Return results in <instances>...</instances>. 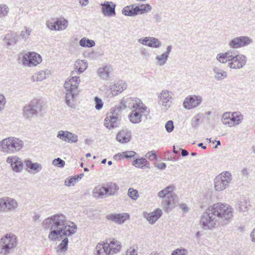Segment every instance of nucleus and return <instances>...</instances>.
<instances>
[{"label": "nucleus", "instance_id": "8fccbe9b", "mask_svg": "<svg viewBox=\"0 0 255 255\" xmlns=\"http://www.w3.org/2000/svg\"><path fill=\"white\" fill-rule=\"evenodd\" d=\"M46 24L47 27L50 30L58 31L56 20H48L46 21Z\"/></svg>", "mask_w": 255, "mask_h": 255}, {"label": "nucleus", "instance_id": "bb28decb", "mask_svg": "<svg viewBox=\"0 0 255 255\" xmlns=\"http://www.w3.org/2000/svg\"><path fill=\"white\" fill-rule=\"evenodd\" d=\"M213 72L214 75V78L218 81H223L228 76L227 72L226 71L217 66H214L213 67Z\"/></svg>", "mask_w": 255, "mask_h": 255}, {"label": "nucleus", "instance_id": "58836bf2", "mask_svg": "<svg viewBox=\"0 0 255 255\" xmlns=\"http://www.w3.org/2000/svg\"><path fill=\"white\" fill-rule=\"evenodd\" d=\"M57 29L58 31L64 30L68 26V20L64 18H60L56 20Z\"/></svg>", "mask_w": 255, "mask_h": 255}, {"label": "nucleus", "instance_id": "052dcab7", "mask_svg": "<svg viewBox=\"0 0 255 255\" xmlns=\"http://www.w3.org/2000/svg\"><path fill=\"white\" fill-rule=\"evenodd\" d=\"M200 118L198 116H195L191 121V126L193 128H197L199 125Z\"/></svg>", "mask_w": 255, "mask_h": 255}, {"label": "nucleus", "instance_id": "3c124183", "mask_svg": "<svg viewBox=\"0 0 255 255\" xmlns=\"http://www.w3.org/2000/svg\"><path fill=\"white\" fill-rule=\"evenodd\" d=\"M65 161L60 158H55L52 161V164L54 166L58 167H63L65 165Z\"/></svg>", "mask_w": 255, "mask_h": 255}, {"label": "nucleus", "instance_id": "f257e3e1", "mask_svg": "<svg viewBox=\"0 0 255 255\" xmlns=\"http://www.w3.org/2000/svg\"><path fill=\"white\" fill-rule=\"evenodd\" d=\"M233 217V209L230 205L218 203L209 206L203 213L200 224L204 230H213L228 225Z\"/></svg>", "mask_w": 255, "mask_h": 255}, {"label": "nucleus", "instance_id": "b1692460", "mask_svg": "<svg viewBox=\"0 0 255 255\" xmlns=\"http://www.w3.org/2000/svg\"><path fill=\"white\" fill-rule=\"evenodd\" d=\"M118 117L110 114L105 120V126L109 129L117 127L118 125Z\"/></svg>", "mask_w": 255, "mask_h": 255}, {"label": "nucleus", "instance_id": "a18cd8bd", "mask_svg": "<svg viewBox=\"0 0 255 255\" xmlns=\"http://www.w3.org/2000/svg\"><path fill=\"white\" fill-rule=\"evenodd\" d=\"M9 8L5 4H0V18L6 16L9 12Z\"/></svg>", "mask_w": 255, "mask_h": 255}, {"label": "nucleus", "instance_id": "4468645a", "mask_svg": "<svg viewBox=\"0 0 255 255\" xmlns=\"http://www.w3.org/2000/svg\"><path fill=\"white\" fill-rule=\"evenodd\" d=\"M6 162L10 165L11 169L14 172L18 173L22 171L23 163L21 158L17 156L13 155L7 157Z\"/></svg>", "mask_w": 255, "mask_h": 255}, {"label": "nucleus", "instance_id": "9d476101", "mask_svg": "<svg viewBox=\"0 0 255 255\" xmlns=\"http://www.w3.org/2000/svg\"><path fill=\"white\" fill-rule=\"evenodd\" d=\"M17 207L18 203L15 199L9 197L0 198V212H11Z\"/></svg>", "mask_w": 255, "mask_h": 255}, {"label": "nucleus", "instance_id": "0eeeda50", "mask_svg": "<svg viewBox=\"0 0 255 255\" xmlns=\"http://www.w3.org/2000/svg\"><path fill=\"white\" fill-rule=\"evenodd\" d=\"M42 106L39 102L35 100L26 105L23 109V116L27 120H31L41 111Z\"/></svg>", "mask_w": 255, "mask_h": 255}, {"label": "nucleus", "instance_id": "a19ab883", "mask_svg": "<svg viewBox=\"0 0 255 255\" xmlns=\"http://www.w3.org/2000/svg\"><path fill=\"white\" fill-rule=\"evenodd\" d=\"M4 40L7 45H12L16 43L17 37L12 33H7L5 35L4 38Z\"/></svg>", "mask_w": 255, "mask_h": 255}, {"label": "nucleus", "instance_id": "cd10ccee", "mask_svg": "<svg viewBox=\"0 0 255 255\" xmlns=\"http://www.w3.org/2000/svg\"><path fill=\"white\" fill-rule=\"evenodd\" d=\"M131 132L127 129L119 132L117 135V139L121 143H127L130 141Z\"/></svg>", "mask_w": 255, "mask_h": 255}, {"label": "nucleus", "instance_id": "aec40b11", "mask_svg": "<svg viewBox=\"0 0 255 255\" xmlns=\"http://www.w3.org/2000/svg\"><path fill=\"white\" fill-rule=\"evenodd\" d=\"M172 45H168L164 53L156 56L155 60L157 65L160 66H163L166 63L169 56L172 51Z\"/></svg>", "mask_w": 255, "mask_h": 255}, {"label": "nucleus", "instance_id": "9b49d317", "mask_svg": "<svg viewBox=\"0 0 255 255\" xmlns=\"http://www.w3.org/2000/svg\"><path fill=\"white\" fill-rule=\"evenodd\" d=\"M23 65L28 67L36 66L42 61L41 56L35 52L25 53L21 60Z\"/></svg>", "mask_w": 255, "mask_h": 255}, {"label": "nucleus", "instance_id": "c756f323", "mask_svg": "<svg viewBox=\"0 0 255 255\" xmlns=\"http://www.w3.org/2000/svg\"><path fill=\"white\" fill-rule=\"evenodd\" d=\"M113 68L110 65L105 66L100 68L98 70L99 76L103 79H107L109 77L110 73L112 71Z\"/></svg>", "mask_w": 255, "mask_h": 255}, {"label": "nucleus", "instance_id": "5701e85b", "mask_svg": "<svg viewBox=\"0 0 255 255\" xmlns=\"http://www.w3.org/2000/svg\"><path fill=\"white\" fill-rule=\"evenodd\" d=\"M144 109L142 108H137L132 111L129 115V119L133 124H138L141 121L142 114L143 112Z\"/></svg>", "mask_w": 255, "mask_h": 255}, {"label": "nucleus", "instance_id": "dca6fc26", "mask_svg": "<svg viewBox=\"0 0 255 255\" xmlns=\"http://www.w3.org/2000/svg\"><path fill=\"white\" fill-rule=\"evenodd\" d=\"M100 5L101 7L102 13L106 16H115L116 13V4L112 1H105L101 3Z\"/></svg>", "mask_w": 255, "mask_h": 255}, {"label": "nucleus", "instance_id": "4be33fe9", "mask_svg": "<svg viewBox=\"0 0 255 255\" xmlns=\"http://www.w3.org/2000/svg\"><path fill=\"white\" fill-rule=\"evenodd\" d=\"M122 13L125 15L133 16L141 14V9L139 6L132 4L125 7L122 10Z\"/></svg>", "mask_w": 255, "mask_h": 255}, {"label": "nucleus", "instance_id": "338daca9", "mask_svg": "<svg viewBox=\"0 0 255 255\" xmlns=\"http://www.w3.org/2000/svg\"><path fill=\"white\" fill-rule=\"evenodd\" d=\"M156 167L160 169H164L166 167V164L165 163H160L157 164Z\"/></svg>", "mask_w": 255, "mask_h": 255}, {"label": "nucleus", "instance_id": "6e6552de", "mask_svg": "<svg viewBox=\"0 0 255 255\" xmlns=\"http://www.w3.org/2000/svg\"><path fill=\"white\" fill-rule=\"evenodd\" d=\"M174 188V186L173 185H169L159 191L158 193V196L160 198H166L163 201L162 205L166 211H168L172 204H174L173 200L176 196L172 192Z\"/></svg>", "mask_w": 255, "mask_h": 255}, {"label": "nucleus", "instance_id": "4d7b16f0", "mask_svg": "<svg viewBox=\"0 0 255 255\" xmlns=\"http://www.w3.org/2000/svg\"><path fill=\"white\" fill-rule=\"evenodd\" d=\"M76 183V178L71 177L70 178H67L65 180V185L67 186H74Z\"/></svg>", "mask_w": 255, "mask_h": 255}, {"label": "nucleus", "instance_id": "20e7f679", "mask_svg": "<svg viewBox=\"0 0 255 255\" xmlns=\"http://www.w3.org/2000/svg\"><path fill=\"white\" fill-rule=\"evenodd\" d=\"M79 77L74 76L68 81H66L64 87L66 89L65 103L67 105L71 108H75V97L78 94L77 89L80 83Z\"/></svg>", "mask_w": 255, "mask_h": 255}, {"label": "nucleus", "instance_id": "774afa93", "mask_svg": "<svg viewBox=\"0 0 255 255\" xmlns=\"http://www.w3.org/2000/svg\"><path fill=\"white\" fill-rule=\"evenodd\" d=\"M250 237L252 238V241L253 242H255V228L251 232L250 234Z\"/></svg>", "mask_w": 255, "mask_h": 255}, {"label": "nucleus", "instance_id": "de8ad7c7", "mask_svg": "<svg viewBox=\"0 0 255 255\" xmlns=\"http://www.w3.org/2000/svg\"><path fill=\"white\" fill-rule=\"evenodd\" d=\"M25 30H22L20 32V36L25 40L28 38L31 33V29L29 27H25Z\"/></svg>", "mask_w": 255, "mask_h": 255}, {"label": "nucleus", "instance_id": "7ed1b4c3", "mask_svg": "<svg viewBox=\"0 0 255 255\" xmlns=\"http://www.w3.org/2000/svg\"><path fill=\"white\" fill-rule=\"evenodd\" d=\"M216 59L222 64L227 63L228 67L233 69L242 68L247 61V58L245 55L242 54H237L233 50L218 54Z\"/></svg>", "mask_w": 255, "mask_h": 255}, {"label": "nucleus", "instance_id": "1a4fd4ad", "mask_svg": "<svg viewBox=\"0 0 255 255\" xmlns=\"http://www.w3.org/2000/svg\"><path fill=\"white\" fill-rule=\"evenodd\" d=\"M232 179L231 173L229 172H223L214 179V187L216 191H221L229 186Z\"/></svg>", "mask_w": 255, "mask_h": 255}, {"label": "nucleus", "instance_id": "37998d69", "mask_svg": "<svg viewBox=\"0 0 255 255\" xmlns=\"http://www.w3.org/2000/svg\"><path fill=\"white\" fill-rule=\"evenodd\" d=\"M161 46V41L157 38L153 37H150L149 42L148 43V46L152 48H158Z\"/></svg>", "mask_w": 255, "mask_h": 255}, {"label": "nucleus", "instance_id": "6e6d98bb", "mask_svg": "<svg viewBox=\"0 0 255 255\" xmlns=\"http://www.w3.org/2000/svg\"><path fill=\"white\" fill-rule=\"evenodd\" d=\"M141 14H143L150 11L152 9L151 6L149 4H141L140 6Z\"/></svg>", "mask_w": 255, "mask_h": 255}, {"label": "nucleus", "instance_id": "69168bd1", "mask_svg": "<svg viewBox=\"0 0 255 255\" xmlns=\"http://www.w3.org/2000/svg\"><path fill=\"white\" fill-rule=\"evenodd\" d=\"M154 18L156 22H160L162 19L161 15L160 13H156L154 15Z\"/></svg>", "mask_w": 255, "mask_h": 255}, {"label": "nucleus", "instance_id": "f8f14e48", "mask_svg": "<svg viewBox=\"0 0 255 255\" xmlns=\"http://www.w3.org/2000/svg\"><path fill=\"white\" fill-rule=\"evenodd\" d=\"M172 93L169 91H162L159 96V104L161 106V109L164 111L167 110L172 103Z\"/></svg>", "mask_w": 255, "mask_h": 255}, {"label": "nucleus", "instance_id": "864d4df0", "mask_svg": "<svg viewBox=\"0 0 255 255\" xmlns=\"http://www.w3.org/2000/svg\"><path fill=\"white\" fill-rule=\"evenodd\" d=\"M121 106L116 107L115 108L111 109V112L110 114L111 115H115L116 116L118 117V116L120 115L121 114Z\"/></svg>", "mask_w": 255, "mask_h": 255}, {"label": "nucleus", "instance_id": "e433bc0d", "mask_svg": "<svg viewBox=\"0 0 255 255\" xmlns=\"http://www.w3.org/2000/svg\"><path fill=\"white\" fill-rule=\"evenodd\" d=\"M26 166L29 169L37 172L42 169V166L38 163H33L30 159H26L24 161Z\"/></svg>", "mask_w": 255, "mask_h": 255}, {"label": "nucleus", "instance_id": "ea45409f", "mask_svg": "<svg viewBox=\"0 0 255 255\" xmlns=\"http://www.w3.org/2000/svg\"><path fill=\"white\" fill-rule=\"evenodd\" d=\"M222 122L225 125H227L229 127H232V122L231 121V116L230 112L224 113L222 116Z\"/></svg>", "mask_w": 255, "mask_h": 255}, {"label": "nucleus", "instance_id": "ddd939ff", "mask_svg": "<svg viewBox=\"0 0 255 255\" xmlns=\"http://www.w3.org/2000/svg\"><path fill=\"white\" fill-rule=\"evenodd\" d=\"M252 40L248 36H241L233 38L229 43L230 47L234 49L239 48L249 45Z\"/></svg>", "mask_w": 255, "mask_h": 255}, {"label": "nucleus", "instance_id": "393cba45", "mask_svg": "<svg viewBox=\"0 0 255 255\" xmlns=\"http://www.w3.org/2000/svg\"><path fill=\"white\" fill-rule=\"evenodd\" d=\"M127 85L125 83L119 82L110 86V92L112 96H116L119 93H121L127 88Z\"/></svg>", "mask_w": 255, "mask_h": 255}, {"label": "nucleus", "instance_id": "603ef678", "mask_svg": "<svg viewBox=\"0 0 255 255\" xmlns=\"http://www.w3.org/2000/svg\"><path fill=\"white\" fill-rule=\"evenodd\" d=\"M165 128L166 130L168 132H172L174 128L173 121L171 120L167 121L165 124Z\"/></svg>", "mask_w": 255, "mask_h": 255}, {"label": "nucleus", "instance_id": "39448f33", "mask_svg": "<svg viewBox=\"0 0 255 255\" xmlns=\"http://www.w3.org/2000/svg\"><path fill=\"white\" fill-rule=\"evenodd\" d=\"M23 146V141L17 137L9 136L0 141V151L7 154L19 151Z\"/></svg>", "mask_w": 255, "mask_h": 255}, {"label": "nucleus", "instance_id": "680f3d73", "mask_svg": "<svg viewBox=\"0 0 255 255\" xmlns=\"http://www.w3.org/2000/svg\"><path fill=\"white\" fill-rule=\"evenodd\" d=\"M150 37L148 36L140 38L138 39V42L140 44L148 46V43L149 42Z\"/></svg>", "mask_w": 255, "mask_h": 255}, {"label": "nucleus", "instance_id": "f704fd0d", "mask_svg": "<svg viewBox=\"0 0 255 255\" xmlns=\"http://www.w3.org/2000/svg\"><path fill=\"white\" fill-rule=\"evenodd\" d=\"M88 64L84 60H77L74 65L75 70H77L79 74L83 73L87 68Z\"/></svg>", "mask_w": 255, "mask_h": 255}, {"label": "nucleus", "instance_id": "423d86ee", "mask_svg": "<svg viewBox=\"0 0 255 255\" xmlns=\"http://www.w3.org/2000/svg\"><path fill=\"white\" fill-rule=\"evenodd\" d=\"M16 246V236L12 234H6L0 240V254L6 255Z\"/></svg>", "mask_w": 255, "mask_h": 255}, {"label": "nucleus", "instance_id": "13d9d810", "mask_svg": "<svg viewBox=\"0 0 255 255\" xmlns=\"http://www.w3.org/2000/svg\"><path fill=\"white\" fill-rule=\"evenodd\" d=\"M145 156L150 160H153L157 158V156L154 151L148 152L145 154Z\"/></svg>", "mask_w": 255, "mask_h": 255}, {"label": "nucleus", "instance_id": "0e129e2a", "mask_svg": "<svg viewBox=\"0 0 255 255\" xmlns=\"http://www.w3.org/2000/svg\"><path fill=\"white\" fill-rule=\"evenodd\" d=\"M139 51L140 53L141 54L142 56H144L145 57H149L150 55L148 50L145 48H141Z\"/></svg>", "mask_w": 255, "mask_h": 255}, {"label": "nucleus", "instance_id": "e2e57ef3", "mask_svg": "<svg viewBox=\"0 0 255 255\" xmlns=\"http://www.w3.org/2000/svg\"><path fill=\"white\" fill-rule=\"evenodd\" d=\"M5 104V98L2 95L0 94V111L2 110Z\"/></svg>", "mask_w": 255, "mask_h": 255}, {"label": "nucleus", "instance_id": "2eb2a0df", "mask_svg": "<svg viewBox=\"0 0 255 255\" xmlns=\"http://www.w3.org/2000/svg\"><path fill=\"white\" fill-rule=\"evenodd\" d=\"M121 103L123 105V108H133L136 109L143 107V104L139 99L129 98H124L122 99Z\"/></svg>", "mask_w": 255, "mask_h": 255}, {"label": "nucleus", "instance_id": "bf43d9fd", "mask_svg": "<svg viewBox=\"0 0 255 255\" xmlns=\"http://www.w3.org/2000/svg\"><path fill=\"white\" fill-rule=\"evenodd\" d=\"M187 251L186 249H177L173 251L172 255H187Z\"/></svg>", "mask_w": 255, "mask_h": 255}, {"label": "nucleus", "instance_id": "72a5a7b5", "mask_svg": "<svg viewBox=\"0 0 255 255\" xmlns=\"http://www.w3.org/2000/svg\"><path fill=\"white\" fill-rule=\"evenodd\" d=\"M132 164L136 167L141 169H143L144 167H149V163L145 158H136L133 161Z\"/></svg>", "mask_w": 255, "mask_h": 255}, {"label": "nucleus", "instance_id": "09e8293b", "mask_svg": "<svg viewBox=\"0 0 255 255\" xmlns=\"http://www.w3.org/2000/svg\"><path fill=\"white\" fill-rule=\"evenodd\" d=\"M68 244V239L67 238H64L58 246L59 250L62 251H66L67 249Z\"/></svg>", "mask_w": 255, "mask_h": 255}, {"label": "nucleus", "instance_id": "2f4dec72", "mask_svg": "<svg viewBox=\"0 0 255 255\" xmlns=\"http://www.w3.org/2000/svg\"><path fill=\"white\" fill-rule=\"evenodd\" d=\"M106 246L105 242L103 244L99 243L95 248L96 255H110L108 251V249L105 247Z\"/></svg>", "mask_w": 255, "mask_h": 255}, {"label": "nucleus", "instance_id": "49530a36", "mask_svg": "<svg viewBox=\"0 0 255 255\" xmlns=\"http://www.w3.org/2000/svg\"><path fill=\"white\" fill-rule=\"evenodd\" d=\"M128 194L133 200H136L139 196L137 190L132 188L128 189Z\"/></svg>", "mask_w": 255, "mask_h": 255}, {"label": "nucleus", "instance_id": "c85d7f7f", "mask_svg": "<svg viewBox=\"0 0 255 255\" xmlns=\"http://www.w3.org/2000/svg\"><path fill=\"white\" fill-rule=\"evenodd\" d=\"M93 196L96 199L103 198L105 196H107V191L105 187H96L92 192Z\"/></svg>", "mask_w": 255, "mask_h": 255}, {"label": "nucleus", "instance_id": "a211bd4d", "mask_svg": "<svg viewBox=\"0 0 255 255\" xmlns=\"http://www.w3.org/2000/svg\"><path fill=\"white\" fill-rule=\"evenodd\" d=\"M200 96L192 95L185 98L183 106L185 109H190L199 106L202 102Z\"/></svg>", "mask_w": 255, "mask_h": 255}, {"label": "nucleus", "instance_id": "79ce46f5", "mask_svg": "<svg viewBox=\"0 0 255 255\" xmlns=\"http://www.w3.org/2000/svg\"><path fill=\"white\" fill-rule=\"evenodd\" d=\"M46 78V73L44 71H41L34 74L31 77V80L33 82L41 81Z\"/></svg>", "mask_w": 255, "mask_h": 255}, {"label": "nucleus", "instance_id": "412c9836", "mask_svg": "<svg viewBox=\"0 0 255 255\" xmlns=\"http://www.w3.org/2000/svg\"><path fill=\"white\" fill-rule=\"evenodd\" d=\"M162 214L161 210L158 208L151 213H144V217L150 224H153L161 216Z\"/></svg>", "mask_w": 255, "mask_h": 255}, {"label": "nucleus", "instance_id": "c03bdc74", "mask_svg": "<svg viewBox=\"0 0 255 255\" xmlns=\"http://www.w3.org/2000/svg\"><path fill=\"white\" fill-rule=\"evenodd\" d=\"M136 154V152L133 151H126L123 152L122 153H118L115 155V157L117 156L124 157L126 158H131L133 157Z\"/></svg>", "mask_w": 255, "mask_h": 255}, {"label": "nucleus", "instance_id": "f03ea898", "mask_svg": "<svg viewBox=\"0 0 255 255\" xmlns=\"http://www.w3.org/2000/svg\"><path fill=\"white\" fill-rule=\"evenodd\" d=\"M44 229L50 230L48 238L55 241L63 236H70L76 232L77 226L73 222L68 221L65 216L57 214L45 219L43 222Z\"/></svg>", "mask_w": 255, "mask_h": 255}, {"label": "nucleus", "instance_id": "7c9ffc66", "mask_svg": "<svg viewBox=\"0 0 255 255\" xmlns=\"http://www.w3.org/2000/svg\"><path fill=\"white\" fill-rule=\"evenodd\" d=\"M237 206L240 212H245L249 210L250 204L245 197H243L238 201Z\"/></svg>", "mask_w": 255, "mask_h": 255}, {"label": "nucleus", "instance_id": "4c0bfd02", "mask_svg": "<svg viewBox=\"0 0 255 255\" xmlns=\"http://www.w3.org/2000/svg\"><path fill=\"white\" fill-rule=\"evenodd\" d=\"M79 44L83 47L91 48L95 45V42L93 40L89 39L86 37H83L80 40Z\"/></svg>", "mask_w": 255, "mask_h": 255}, {"label": "nucleus", "instance_id": "c9c22d12", "mask_svg": "<svg viewBox=\"0 0 255 255\" xmlns=\"http://www.w3.org/2000/svg\"><path fill=\"white\" fill-rule=\"evenodd\" d=\"M231 121L232 122V127H234L241 123L243 119V116L239 113L234 112L231 113Z\"/></svg>", "mask_w": 255, "mask_h": 255}, {"label": "nucleus", "instance_id": "473e14b6", "mask_svg": "<svg viewBox=\"0 0 255 255\" xmlns=\"http://www.w3.org/2000/svg\"><path fill=\"white\" fill-rule=\"evenodd\" d=\"M107 191V196L114 195L119 189V186L115 183H108L105 187Z\"/></svg>", "mask_w": 255, "mask_h": 255}, {"label": "nucleus", "instance_id": "f3484780", "mask_svg": "<svg viewBox=\"0 0 255 255\" xmlns=\"http://www.w3.org/2000/svg\"><path fill=\"white\" fill-rule=\"evenodd\" d=\"M57 137L65 142L73 143L78 141V136L67 130H59Z\"/></svg>", "mask_w": 255, "mask_h": 255}, {"label": "nucleus", "instance_id": "5fc2aeb1", "mask_svg": "<svg viewBox=\"0 0 255 255\" xmlns=\"http://www.w3.org/2000/svg\"><path fill=\"white\" fill-rule=\"evenodd\" d=\"M95 108L98 110L101 109L103 106V102H102V100L98 97H96L95 98Z\"/></svg>", "mask_w": 255, "mask_h": 255}, {"label": "nucleus", "instance_id": "a878e982", "mask_svg": "<svg viewBox=\"0 0 255 255\" xmlns=\"http://www.w3.org/2000/svg\"><path fill=\"white\" fill-rule=\"evenodd\" d=\"M106 219L108 220L112 221L117 224H122L126 220V214H111L106 216Z\"/></svg>", "mask_w": 255, "mask_h": 255}, {"label": "nucleus", "instance_id": "6ab92c4d", "mask_svg": "<svg viewBox=\"0 0 255 255\" xmlns=\"http://www.w3.org/2000/svg\"><path fill=\"white\" fill-rule=\"evenodd\" d=\"M106 246L105 247L108 249L110 254H113L120 252L121 248V244L118 240L113 239H108L105 241Z\"/></svg>", "mask_w": 255, "mask_h": 255}]
</instances>
